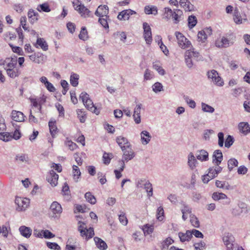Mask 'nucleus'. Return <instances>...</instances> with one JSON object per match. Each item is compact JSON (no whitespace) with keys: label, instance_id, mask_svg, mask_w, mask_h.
Here are the masks:
<instances>
[{"label":"nucleus","instance_id":"f257e3e1","mask_svg":"<svg viewBox=\"0 0 250 250\" xmlns=\"http://www.w3.org/2000/svg\"><path fill=\"white\" fill-rule=\"evenodd\" d=\"M0 65L3 66L7 76L11 78L15 79L21 74V71L17 66V58L11 57L0 59Z\"/></svg>","mask_w":250,"mask_h":250},{"label":"nucleus","instance_id":"f03ea898","mask_svg":"<svg viewBox=\"0 0 250 250\" xmlns=\"http://www.w3.org/2000/svg\"><path fill=\"white\" fill-rule=\"evenodd\" d=\"M80 99L82 100L83 104L87 109L96 115L100 113V108L94 105L92 101L89 98V95L86 92H82L80 96Z\"/></svg>","mask_w":250,"mask_h":250},{"label":"nucleus","instance_id":"7ed1b4c3","mask_svg":"<svg viewBox=\"0 0 250 250\" xmlns=\"http://www.w3.org/2000/svg\"><path fill=\"white\" fill-rule=\"evenodd\" d=\"M72 4L74 9L83 18L90 17V11L82 4L80 0H74Z\"/></svg>","mask_w":250,"mask_h":250},{"label":"nucleus","instance_id":"20e7f679","mask_svg":"<svg viewBox=\"0 0 250 250\" xmlns=\"http://www.w3.org/2000/svg\"><path fill=\"white\" fill-rule=\"evenodd\" d=\"M78 230L80 232L81 235L86 240H88L93 237L94 235V229L93 228L87 229L85 223L79 221Z\"/></svg>","mask_w":250,"mask_h":250},{"label":"nucleus","instance_id":"39448f33","mask_svg":"<svg viewBox=\"0 0 250 250\" xmlns=\"http://www.w3.org/2000/svg\"><path fill=\"white\" fill-rule=\"evenodd\" d=\"M200 55L199 52L194 51V48L188 50L185 53V59L187 65L190 68L192 66V58L198 60Z\"/></svg>","mask_w":250,"mask_h":250},{"label":"nucleus","instance_id":"423d86ee","mask_svg":"<svg viewBox=\"0 0 250 250\" xmlns=\"http://www.w3.org/2000/svg\"><path fill=\"white\" fill-rule=\"evenodd\" d=\"M175 35L176 37L178 45L182 49L189 48L191 45L190 42L181 33L176 32Z\"/></svg>","mask_w":250,"mask_h":250},{"label":"nucleus","instance_id":"0eeeda50","mask_svg":"<svg viewBox=\"0 0 250 250\" xmlns=\"http://www.w3.org/2000/svg\"><path fill=\"white\" fill-rule=\"evenodd\" d=\"M15 203L17 205V210L19 211L25 210L29 206L30 200L26 198L17 197Z\"/></svg>","mask_w":250,"mask_h":250},{"label":"nucleus","instance_id":"6e6552de","mask_svg":"<svg viewBox=\"0 0 250 250\" xmlns=\"http://www.w3.org/2000/svg\"><path fill=\"white\" fill-rule=\"evenodd\" d=\"M48 126L49 128V132L52 138V139H50L48 141L52 146L53 143V139L56 137V135L59 132V129L57 126V123L55 120H50L48 123Z\"/></svg>","mask_w":250,"mask_h":250},{"label":"nucleus","instance_id":"1a4fd4ad","mask_svg":"<svg viewBox=\"0 0 250 250\" xmlns=\"http://www.w3.org/2000/svg\"><path fill=\"white\" fill-rule=\"evenodd\" d=\"M144 34L143 36L146 43L150 44L152 41V33L150 26L147 22L143 23Z\"/></svg>","mask_w":250,"mask_h":250},{"label":"nucleus","instance_id":"9d476101","mask_svg":"<svg viewBox=\"0 0 250 250\" xmlns=\"http://www.w3.org/2000/svg\"><path fill=\"white\" fill-rule=\"evenodd\" d=\"M208 76L209 79H211L212 81L218 86H222L224 84L223 80L218 75V72L215 70H212L208 72Z\"/></svg>","mask_w":250,"mask_h":250},{"label":"nucleus","instance_id":"9b49d317","mask_svg":"<svg viewBox=\"0 0 250 250\" xmlns=\"http://www.w3.org/2000/svg\"><path fill=\"white\" fill-rule=\"evenodd\" d=\"M222 240L226 248L232 246L235 241L233 235L229 232H226L223 234Z\"/></svg>","mask_w":250,"mask_h":250},{"label":"nucleus","instance_id":"f8f14e48","mask_svg":"<svg viewBox=\"0 0 250 250\" xmlns=\"http://www.w3.org/2000/svg\"><path fill=\"white\" fill-rule=\"evenodd\" d=\"M212 34V29L210 27L205 28L199 31L198 33V39L199 41L204 42L207 39L208 36Z\"/></svg>","mask_w":250,"mask_h":250},{"label":"nucleus","instance_id":"ddd939ff","mask_svg":"<svg viewBox=\"0 0 250 250\" xmlns=\"http://www.w3.org/2000/svg\"><path fill=\"white\" fill-rule=\"evenodd\" d=\"M136 13L135 11L130 9L124 10L119 13L117 18L120 21L128 20L130 16L135 14Z\"/></svg>","mask_w":250,"mask_h":250},{"label":"nucleus","instance_id":"4468645a","mask_svg":"<svg viewBox=\"0 0 250 250\" xmlns=\"http://www.w3.org/2000/svg\"><path fill=\"white\" fill-rule=\"evenodd\" d=\"M59 175L53 170L50 171L47 175L46 179L52 187H55L58 184Z\"/></svg>","mask_w":250,"mask_h":250},{"label":"nucleus","instance_id":"2eb2a0df","mask_svg":"<svg viewBox=\"0 0 250 250\" xmlns=\"http://www.w3.org/2000/svg\"><path fill=\"white\" fill-rule=\"evenodd\" d=\"M116 142L121 147L123 151H124L126 148H129L130 146L127 139L123 136L117 137L116 138Z\"/></svg>","mask_w":250,"mask_h":250},{"label":"nucleus","instance_id":"dca6fc26","mask_svg":"<svg viewBox=\"0 0 250 250\" xmlns=\"http://www.w3.org/2000/svg\"><path fill=\"white\" fill-rule=\"evenodd\" d=\"M108 14V7L106 5H100L98 6L95 14L99 17H105L107 18Z\"/></svg>","mask_w":250,"mask_h":250},{"label":"nucleus","instance_id":"f3484780","mask_svg":"<svg viewBox=\"0 0 250 250\" xmlns=\"http://www.w3.org/2000/svg\"><path fill=\"white\" fill-rule=\"evenodd\" d=\"M50 210L53 214V217H56L62 212V208L57 202H53L50 206Z\"/></svg>","mask_w":250,"mask_h":250},{"label":"nucleus","instance_id":"a211bd4d","mask_svg":"<svg viewBox=\"0 0 250 250\" xmlns=\"http://www.w3.org/2000/svg\"><path fill=\"white\" fill-rule=\"evenodd\" d=\"M30 101L34 107L38 108V112L41 113L42 110V104L45 103V98L43 96L38 99H31Z\"/></svg>","mask_w":250,"mask_h":250},{"label":"nucleus","instance_id":"6ab92c4d","mask_svg":"<svg viewBox=\"0 0 250 250\" xmlns=\"http://www.w3.org/2000/svg\"><path fill=\"white\" fill-rule=\"evenodd\" d=\"M215 45L218 48L227 47L229 45V41L227 38L223 37L215 41Z\"/></svg>","mask_w":250,"mask_h":250},{"label":"nucleus","instance_id":"aec40b11","mask_svg":"<svg viewBox=\"0 0 250 250\" xmlns=\"http://www.w3.org/2000/svg\"><path fill=\"white\" fill-rule=\"evenodd\" d=\"M223 160V154L220 150H216L213 154L212 162L217 166H219Z\"/></svg>","mask_w":250,"mask_h":250},{"label":"nucleus","instance_id":"412c9836","mask_svg":"<svg viewBox=\"0 0 250 250\" xmlns=\"http://www.w3.org/2000/svg\"><path fill=\"white\" fill-rule=\"evenodd\" d=\"M11 117L12 119L16 121L21 122L24 120V116L22 112L13 110L11 113Z\"/></svg>","mask_w":250,"mask_h":250},{"label":"nucleus","instance_id":"4be33fe9","mask_svg":"<svg viewBox=\"0 0 250 250\" xmlns=\"http://www.w3.org/2000/svg\"><path fill=\"white\" fill-rule=\"evenodd\" d=\"M34 46L36 48L41 47L43 50L46 51L48 49V45L45 41L41 38L37 39V42Z\"/></svg>","mask_w":250,"mask_h":250},{"label":"nucleus","instance_id":"5701e85b","mask_svg":"<svg viewBox=\"0 0 250 250\" xmlns=\"http://www.w3.org/2000/svg\"><path fill=\"white\" fill-rule=\"evenodd\" d=\"M178 236L182 242L189 241L192 238L190 230H187L186 233L179 232L178 233Z\"/></svg>","mask_w":250,"mask_h":250},{"label":"nucleus","instance_id":"b1692460","mask_svg":"<svg viewBox=\"0 0 250 250\" xmlns=\"http://www.w3.org/2000/svg\"><path fill=\"white\" fill-rule=\"evenodd\" d=\"M196 158L202 162L207 161L208 160V153L206 150L204 149L199 150L197 152Z\"/></svg>","mask_w":250,"mask_h":250},{"label":"nucleus","instance_id":"393cba45","mask_svg":"<svg viewBox=\"0 0 250 250\" xmlns=\"http://www.w3.org/2000/svg\"><path fill=\"white\" fill-rule=\"evenodd\" d=\"M222 170V168L221 167L216 165L215 167L209 168L208 173L209 175H211V178H214L221 172Z\"/></svg>","mask_w":250,"mask_h":250},{"label":"nucleus","instance_id":"a878e982","mask_svg":"<svg viewBox=\"0 0 250 250\" xmlns=\"http://www.w3.org/2000/svg\"><path fill=\"white\" fill-rule=\"evenodd\" d=\"M97 247L101 250H105L107 248L106 243L102 239L95 237L94 238Z\"/></svg>","mask_w":250,"mask_h":250},{"label":"nucleus","instance_id":"bb28decb","mask_svg":"<svg viewBox=\"0 0 250 250\" xmlns=\"http://www.w3.org/2000/svg\"><path fill=\"white\" fill-rule=\"evenodd\" d=\"M188 164L191 169H193L197 164V161L192 152H190L188 155Z\"/></svg>","mask_w":250,"mask_h":250},{"label":"nucleus","instance_id":"cd10ccee","mask_svg":"<svg viewBox=\"0 0 250 250\" xmlns=\"http://www.w3.org/2000/svg\"><path fill=\"white\" fill-rule=\"evenodd\" d=\"M239 131L244 134H247L250 132V126L248 123L242 122L238 125Z\"/></svg>","mask_w":250,"mask_h":250},{"label":"nucleus","instance_id":"c85d7f7f","mask_svg":"<svg viewBox=\"0 0 250 250\" xmlns=\"http://www.w3.org/2000/svg\"><path fill=\"white\" fill-rule=\"evenodd\" d=\"M141 109V104L137 105L135 109L133 114V117L134 119V121L136 124H139L141 122V117H140V113Z\"/></svg>","mask_w":250,"mask_h":250},{"label":"nucleus","instance_id":"c756f323","mask_svg":"<svg viewBox=\"0 0 250 250\" xmlns=\"http://www.w3.org/2000/svg\"><path fill=\"white\" fill-rule=\"evenodd\" d=\"M179 4L185 11H190L193 8V5L190 3L188 0H180Z\"/></svg>","mask_w":250,"mask_h":250},{"label":"nucleus","instance_id":"7c9ffc66","mask_svg":"<svg viewBox=\"0 0 250 250\" xmlns=\"http://www.w3.org/2000/svg\"><path fill=\"white\" fill-rule=\"evenodd\" d=\"M19 231L21 235L27 238L30 237L32 233L31 229L24 226L20 227Z\"/></svg>","mask_w":250,"mask_h":250},{"label":"nucleus","instance_id":"2f4dec72","mask_svg":"<svg viewBox=\"0 0 250 250\" xmlns=\"http://www.w3.org/2000/svg\"><path fill=\"white\" fill-rule=\"evenodd\" d=\"M145 13L146 14H153L156 15L158 14L157 7L154 5H146L144 8Z\"/></svg>","mask_w":250,"mask_h":250},{"label":"nucleus","instance_id":"473e14b6","mask_svg":"<svg viewBox=\"0 0 250 250\" xmlns=\"http://www.w3.org/2000/svg\"><path fill=\"white\" fill-rule=\"evenodd\" d=\"M183 15V12L180 9H175L173 12L171 19L175 23H178L180 21V18Z\"/></svg>","mask_w":250,"mask_h":250},{"label":"nucleus","instance_id":"72a5a7b5","mask_svg":"<svg viewBox=\"0 0 250 250\" xmlns=\"http://www.w3.org/2000/svg\"><path fill=\"white\" fill-rule=\"evenodd\" d=\"M72 175L73 179L76 181L78 182V179L80 178L81 175V172L80 168L77 166L73 165L72 167Z\"/></svg>","mask_w":250,"mask_h":250},{"label":"nucleus","instance_id":"f704fd0d","mask_svg":"<svg viewBox=\"0 0 250 250\" xmlns=\"http://www.w3.org/2000/svg\"><path fill=\"white\" fill-rule=\"evenodd\" d=\"M215 185L217 188H220L225 189L227 190L231 189V186L229 185V183L226 181L216 180Z\"/></svg>","mask_w":250,"mask_h":250},{"label":"nucleus","instance_id":"c9c22d12","mask_svg":"<svg viewBox=\"0 0 250 250\" xmlns=\"http://www.w3.org/2000/svg\"><path fill=\"white\" fill-rule=\"evenodd\" d=\"M77 117L79 118L80 122L83 123L85 122L86 119V114L85 112L82 109H78L76 111Z\"/></svg>","mask_w":250,"mask_h":250},{"label":"nucleus","instance_id":"e433bc0d","mask_svg":"<svg viewBox=\"0 0 250 250\" xmlns=\"http://www.w3.org/2000/svg\"><path fill=\"white\" fill-rule=\"evenodd\" d=\"M39 14L33 10L30 9L28 12V17L30 22L34 23L38 20Z\"/></svg>","mask_w":250,"mask_h":250},{"label":"nucleus","instance_id":"4c0bfd02","mask_svg":"<svg viewBox=\"0 0 250 250\" xmlns=\"http://www.w3.org/2000/svg\"><path fill=\"white\" fill-rule=\"evenodd\" d=\"M141 135L142 143L145 145L148 144L151 138L149 133L147 131H143Z\"/></svg>","mask_w":250,"mask_h":250},{"label":"nucleus","instance_id":"58836bf2","mask_svg":"<svg viewBox=\"0 0 250 250\" xmlns=\"http://www.w3.org/2000/svg\"><path fill=\"white\" fill-rule=\"evenodd\" d=\"M143 230L145 235L151 234L154 230V227L153 225L146 224L143 227Z\"/></svg>","mask_w":250,"mask_h":250},{"label":"nucleus","instance_id":"ea45409f","mask_svg":"<svg viewBox=\"0 0 250 250\" xmlns=\"http://www.w3.org/2000/svg\"><path fill=\"white\" fill-rule=\"evenodd\" d=\"M79 79V75L76 73H72L70 77V82L71 84L76 87L78 85V81Z\"/></svg>","mask_w":250,"mask_h":250},{"label":"nucleus","instance_id":"a19ab883","mask_svg":"<svg viewBox=\"0 0 250 250\" xmlns=\"http://www.w3.org/2000/svg\"><path fill=\"white\" fill-rule=\"evenodd\" d=\"M113 158V154L111 153H107L104 152L103 154L102 158L104 164L108 165L111 160Z\"/></svg>","mask_w":250,"mask_h":250},{"label":"nucleus","instance_id":"79ce46f5","mask_svg":"<svg viewBox=\"0 0 250 250\" xmlns=\"http://www.w3.org/2000/svg\"><path fill=\"white\" fill-rule=\"evenodd\" d=\"M233 20L237 24H241L242 23L243 19L240 15V13L237 8H235L233 14Z\"/></svg>","mask_w":250,"mask_h":250},{"label":"nucleus","instance_id":"37998d69","mask_svg":"<svg viewBox=\"0 0 250 250\" xmlns=\"http://www.w3.org/2000/svg\"><path fill=\"white\" fill-rule=\"evenodd\" d=\"M212 198L215 201H218L221 199H226L228 197L223 193L214 192L212 195Z\"/></svg>","mask_w":250,"mask_h":250},{"label":"nucleus","instance_id":"c03bdc74","mask_svg":"<svg viewBox=\"0 0 250 250\" xmlns=\"http://www.w3.org/2000/svg\"><path fill=\"white\" fill-rule=\"evenodd\" d=\"M238 162L235 158L230 159L228 162V167L229 171L238 166Z\"/></svg>","mask_w":250,"mask_h":250},{"label":"nucleus","instance_id":"a18cd8bd","mask_svg":"<svg viewBox=\"0 0 250 250\" xmlns=\"http://www.w3.org/2000/svg\"><path fill=\"white\" fill-rule=\"evenodd\" d=\"M129 150L125 151L124 153V159L125 161H128L132 159L134 156V152L131 148H129Z\"/></svg>","mask_w":250,"mask_h":250},{"label":"nucleus","instance_id":"49530a36","mask_svg":"<svg viewBox=\"0 0 250 250\" xmlns=\"http://www.w3.org/2000/svg\"><path fill=\"white\" fill-rule=\"evenodd\" d=\"M79 37L81 40L86 41L88 38V33L85 27H82L79 35Z\"/></svg>","mask_w":250,"mask_h":250},{"label":"nucleus","instance_id":"de8ad7c7","mask_svg":"<svg viewBox=\"0 0 250 250\" xmlns=\"http://www.w3.org/2000/svg\"><path fill=\"white\" fill-rule=\"evenodd\" d=\"M153 68L157 71L159 74L161 75H164L165 74V70L160 65V62H156L153 63Z\"/></svg>","mask_w":250,"mask_h":250},{"label":"nucleus","instance_id":"09e8293b","mask_svg":"<svg viewBox=\"0 0 250 250\" xmlns=\"http://www.w3.org/2000/svg\"><path fill=\"white\" fill-rule=\"evenodd\" d=\"M145 188L147 193V195L149 197H151L153 195V188L152 184L149 182L146 181L144 185Z\"/></svg>","mask_w":250,"mask_h":250},{"label":"nucleus","instance_id":"8fccbe9b","mask_svg":"<svg viewBox=\"0 0 250 250\" xmlns=\"http://www.w3.org/2000/svg\"><path fill=\"white\" fill-rule=\"evenodd\" d=\"M64 144L65 146L71 151L76 150L78 148L77 145L76 143L73 142L71 140H67L65 141Z\"/></svg>","mask_w":250,"mask_h":250},{"label":"nucleus","instance_id":"3c124183","mask_svg":"<svg viewBox=\"0 0 250 250\" xmlns=\"http://www.w3.org/2000/svg\"><path fill=\"white\" fill-rule=\"evenodd\" d=\"M0 139L5 142L11 141L12 139V134L8 132L0 133Z\"/></svg>","mask_w":250,"mask_h":250},{"label":"nucleus","instance_id":"603ef678","mask_svg":"<svg viewBox=\"0 0 250 250\" xmlns=\"http://www.w3.org/2000/svg\"><path fill=\"white\" fill-rule=\"evenodd\" d=\"M197 19L194 16H190L188 18V24L189 28L191 29L197 24Z\"/></svg>","mask_w":250,"mask_h":250},{"label":"nucleus","instance_id":"864d4df0","mask_svg":"<svg viewBox=\"0 0 250 250\" xmlns=\"http://www.w3.org/2000/svg\"><path fill=\"white\" fill-rule=\"evenodd\" d=\"M85 198L91 204L94 205L96 203V198L90 192H86L85 194Z\"/></svg>","mask_w":250,"mask_h":250},{"label":"nucleus","instance_id":"5fc2aeb1","mask_svg":"<svg viewBox=\"0 0 250 250\" xmlns=\"http://www.w3.org/2000/svg\"><path fill=\"white\" fill-rule=\"evenodd\" d=\"M37 9L39 11H43L45 12H49L51 11L49 6L48 3H44L42 4H40Z\"/></svg>","mask_w":250,"mask_h":250},{"label":"nucleus","instance_id":"6e6d98bb","mask_svg":"<svg viewBox=\"0 0 250 250\" xmlns=\"http://www.w3.org/2000/svg\"><path fill=\"white\" fill-rule=\"evenodd\" d=\"M173 11L169 7H166L164 8V18L167 20L171 19L172 17Z\"/></svg>","mask_w":250,"mask_h":250},{"label":"nucleus","instance_id":"4d7b16f0","mask_svg":"<svg viewBox=\"0 0 250 250\" xmlns=\"http://www.w3.org/2000/svg\"><path fill=\"white\" fill-rule=\"evenodd\" d=\"M157 219L159 221H162L164 218V210L162 207H159L157 210Z\"/></svg>","mask_w":250,"mask_h":250},{"label":"nucleus","instance_id":"13d9d810","mask_svg":"<svg viewBox=\"0 0 250 250\" xmlns=\"http://www.w3.org/2000/svg\"><path fill=\"white\" fill-rule=\"evenodd\" d=\"M201 105L202 109L204 112L213 113L214 111V109L212 106L206 104L202 103Z\"/></svg>","mask_w":250,"mask_h":250},{"label":"nucleus","instance_id":"bf43d9fd","mask_svg":"<svg viewBox=\"0 0 250 250\" xmlns=\"http://www.w3.org/2000/svg\"><path fill=\"white\" fill-rule=\"evenodd\" d=\"M173 243L174 240L171 238H167L162 243L163 249H167L170 245Z\"/></svg>","mask_w":250,"mask_h":250},{"label":"nucleus","instance_id":"052dcab7","mask_svg":"<svg viewBox=\"0 0 250 250\" xmlns=\"http://www.w3.org/2000/svg\"><path fill=\"white\" fill-rule=\"evenodd\" d=\"M119 219L120 223L124 226H126L128 223V220L126 218V216H125V213L124 212H122L119 215Z\"/></svg>","mask_w":250,"mask_h":250},{"label":"nucleus","instance_id":"680f3d73","mask_svg":"<svg viewBox=\"0 0 250 250\" xmlns=\"http://www.w3.org/2000/svg\"><path fill=\"white\" fill-rule=\"evenodd\" d=\"M29 58L32 61L37 63H39L41 60H42V56H39L38 55L36 54L30 55Z\"/></svg>","mask_w":250,"mask_h":250},{"label":"nucleus","instance_id":"e2e57ef3","mask_svg":"<svg viewBox=\"0 0 250 250\" xmlns=\"http://www.w3.org/2000/svg\"><path fill=\"white\" fill-rule=\"evenodd\" d=\"M122 167L120 168V170L119 171L118 170L115 169L114 170V173L115 174L116 177L117 179H119L122 177V174L121 173V171H123L125 167V163L124 160L121 161Z\"/></svg>","mask_w":250,"mask_h":250},{"label":"nucleus","instance_id":"0e129e2a","mask_svg":"<svg viewBox=\"0 0 250 250\" xmlns=\"http://www.w3.org/2000/svg\"><path fill=\"white\" fill-rule=\"evenodd\" d=\"M48 248L54 250H60L61 247L56 243L47 242L46 243Z\"/></svg>","mask_w":250,"mask_h":250},{"label":"nucleus","instance_id":"69168bd1","mask_svg":"<svg viewBox=\"0 0 250 250\" xmlns=\"http://www.w3.org/2000/svg\"><path fill=\"white\" fill-rule=\"evenodd\" d=\"M206 244L203 241L195 243L194 244V247L195 250H203L205 248Z\"/></svg>","mask_w":250,"mask_h":250},{"label":"nucleus","instance_id":"338daca9","mask_svg":"<svg viewBox=\"0 0 250 250\" xmlns=\"http://www.w3.org/2000/svg\"><path fill=\"white\" fill-rule=\"evenodd\" d=\"M233 138L230 135H229L225 142V146L226 147H229L233 143Z\"/></svg>","mask_w":250,"mask_h":250},{"label":"nucleus","instance_id":"774afa93","mask_svg":"<svg viewBox=\"0 0 250 250\" xmlns=\"http://www.w3.org/2000/svg\"><path fill=\"white\" fill-rule=\"evenodd\" d=\"M226 250H244L242 247L238 246L235 243L232 246L226 248Z\"/></svg>","mask_w":250,"mask_h":250}]
</instances>
